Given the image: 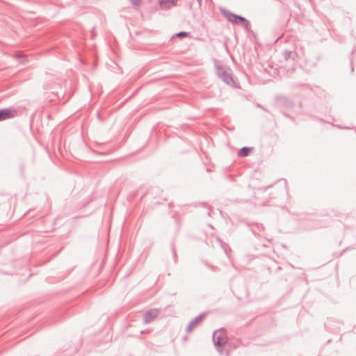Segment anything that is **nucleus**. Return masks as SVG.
I'll use <instances>...</instances> for the list:
<instances>
[{"mask_svg":"<svg viewBox=\"0 0 356 356\" xmlns=\"http://www.w3.org/2000/svg\"><path fill=\"white\" fill-rule=\"evenodd\" d=\"M220 12L229 22L233 24L241 25L248 33L252 32L250 22L245 17L233 13L224 8H220Z\"/></svg>","mask_w":356,"mask_h":356,"instance_id":"nucleus-1","label":"nucleus"},{"mask_svg":"<svg viewBox=\"0 0 356 356\" xmlns=\"http://www.w3.org/2000/svg\"><path fill=\"white\" fill-rule=\"evenodd\" d=\"M215 67L217 76L224 83L235 88H239V86L234 81L233 75L229 68L220 65L217 60H215Z\"/></svg>","mask_w":356,"mask_h":356,"instance_id":"nucleus-2","label":"nucleus"},{"mask_svg":"<svg viewBox=\"0 0 356 356\" xmlns=\"http://www.w3.org/2000/svg\"><path fill=\"white\" fill-rule=\"evenodd\" d=\"M207 314L206 312H203L193 318L186 326V331L191 332L195 327L199 326L205 319Z\"/></svg>","mask_w":356,"mask_h":356,"instance_id":"nucleus-3","label":"nucleus"},{"mask_svg":"<svg viewBox=\"0 0 356 356\" xmlns=\"http://www.w3.org/2000/svg\"><path fill=\"white\" fill-rule=\"evenodd\" d=\"M17 115V111L14 107H8L0 109V121L13 118Z\"/></svg>","mask_w":356,"mask_h":356,"instance_id":"nucleus-4","label":"nucleus"},{"mask_svg":"<svg viewBox=\"0 0 356 356\" xmlns=\"http://www.w3.org/2000/svg\"><path fill=\"white\" fill-rule=\"evenodd\" d=\"M277 99L278 105L285 109H292L295 106V103L293 99L283 95L279 96L277 97Z\"/></svg>","mask_w":356,"mask_h":356,"instance_id":"nucleus-5","label":"nucleus"},{"mask_svg":"<svg viewBox=\"0 0 356 356\" xmlns=\"http://www.w3.org/2000/svg\"><path fill=\"white\" fill-rule=\"evenodd\" d=\"M159 315V309H152L145 312L143 315V323L149 324L152 323Z\"/></svg>","mask_w":356,"mask_h":356,"instance_id":"nucleus-6","label":"nucleus"},{"mask_svg":"<svg viewBox=\"0 0 356 356\" xmlns=\"http://www.w3.org/2000/svg\"><path fill=\"white\" fill-rule=\"evenodd\" d=\"M226 342L225 338L221 333L215 331L213 334V343L216 347L221 348Z\"/></svg>","mask_w":356,"mask_h":356,"instance_id":"nucleus-7","label":"nucleus"},{"mask_svg":"<svg viewBox=\"0 0 356 356\" xmlns=\"http://www.w3.org/2000/svg\"><path fill=\"white\" fill-rule=\"evenodd\" d=\"M282 56L286 60L291 59L294 60L297 56V54L294 51L284 50L282 51Z\"/></svg>","mask_w":356,"mask_h":356,"instance_id":"nucleus-8","label":"nucleus"},{"mask_svg":"<svg viewBox=\"0 0 356 356\" xmlns=\"http://www.w3.org/2000/svg\"><path fill=\"white\" fill-rule=\"evenodd\" d=\"M252 147H243L238 151V156L239 157H246L249 155L251 151H252Z\"/></svg>","mask_w":356,"mask_h":356,"instance_id":"nucleus-9","label":"nucleus"},{"mask_svg":"<svg viewBox=\"0 0 356 356\" xmlns=\"http://www.w3.org/2000/svg\"><path fill=\"white\" fill-rule=\"evenodd\" d=\"M291 88L296 89V88H302L304 90H309L310 89V86L308 83H293L291 85Z\"/></svg>","mask_w":356,"mask_h":356,"instance_id":"nucleus-10","label":"nucleus"},{"mask_svg":"<svg viewBox=\"0 0 356 356\" xmlns=\"http://www.w3.org/2000/svg\"><path fill=\"white\" fill-rule=\"evenodd\" d=\"M264 229V227L262 224H257V229H254V228H252L250 230L252 232V233L255 236H260L261 234V232H262Z\"/></svg>","mask_w":356,"mask_h":356,"instance_id":"nucleus-11","label":"nucleus"},{"mask_svg":"<svg viewBox=\"0 0 356 356\" xmlns=\"http://www.w3.org/2000/svg\"><path fill=\"white\" fill-rule=\"evenodd\" d=\"M177 1V0H159V3L161 7H168L175 5Z\"/></svg>","mask_w":356,"mask_h":356,"instance_id":"nucleus-12","label":"nucleus"},{"mask_svg":"<svg viewBox=\"0 0 356 356\" xmlns=\"http://www.w3.org/2000/svg\"><path fill=\"white\" fill-rule=\"evenodd\" d=\"M171 250H172V252L173 254L174 261H175V263H177V254L176 252L175 243L174 241L171 243Z\"/></svg>","mask_w":356,"mask_h":356,"instance_id":"nucleus-13","label":"nucleus"},{"mask_svg":"<svg viewBox=\"0 0 356 356\" xmlns=\"http://www.w3.org/2000/svg\"><path fill=\"white\" fill-rule=\"evenodd\" d=\"M190 34H191L190 32L180 31L177 33H176L175 36L179 38H184L188 37L190 35Z\"/></svg>","mask_w":356,"mask_h":356,"instance_id":"nucleus-14","label":"nucleus"},{"mask_svg":"<svg viewBox=\"0 0 356 356\" xmlns=\"http://www.w3.org/2000/svg\"><path fill=\"white\" fill-rule=\"evenodd\" d=\"M129 3L134 6H139L141 4V0H129Z\"/></svg>","mask_w":356,"mask_h":356,"instance_id":"nucleus-15","label":"nucleus"},{"mask_svg":"<svg viewBox=\"0 0 356 356\" xmlns=\"http://www.w3.org/2000/svg\"><path fill=\"white\" fill-rule=\"evenodd\" d=\"M216 348L220 355H223L224 353H226V355H228V352L224 349L223 346H221V348H219V347H216Z\"/></svg>","mask_w":356,"mask_h":356,"instance_id":"nucleus-16","label":"nucleus"},{"mask_svg":"<svg viewBox=\"0 0 356 356\" xmlns=\"http://www.w3.org/2000/svg\"><path fill=\"white\" fill-rule=\"evenodd\" d=\"M282 114H283L285 117H286V118H290V119H293V118H292V117H291L289 114H287V113H285V112H282Z\"/></svg>","mask_w":356,"mask_h":356,"instance_id":"nucleus-17","label":"nucleus"},{"mask_svg":"<svg viewBox=\"0 0 356 356\" xmlns=\"http://www.w3.org/2000/svg\"><path fill=\"white\" fill-rule=\"evenodd\" d=\"M147 332H149V330H142L140 331V335Z\"/></svg>","mask_w":356,"mask_h":356,"instance_id":"nucleus-18","label":"nucleus"},{"mask_svg":"<svg viewBox=\"0 0 356 356\" xmlns=\"http://www.w3.org/2000/svg\"><path fill=\"white\" fill-rule=\"evenodd\" d=\"M350 63H351V71L353 72V59L351 58L350 59Z\"/></svg>","mask_w":356,"mask_h":356,"instance_id":"nucleus-19","label":"nucleus"},{"mask_svg":"<svg viewBox=\"0 0 356 356\" xmlns=\"http://www.w3.org/2000/svg\"><path fill=\"white\" fill-rule=\"evenodd\" d=\"M208 209H209V211H207V215L208 216H210V213H211V209L209 208V207L208 206Z\"/></svg>","mask_w":356,"mask_h":356,"instance_id":"nucleus-20","label":"nucleus"},{"mask_svg":"<svg viewBox=\"0 0 356 356\" xmlns=\"http://www.w3.org/2000/svg\"><path fill=\"white\" fill-rule=\"evenodd\" d=\"M93 30H95V28H93ZM94 35H95V32H94V31H92V38H93Z\"/></svg>","mask_w":356,"mask_h":356,"instance_id":"nucleus-21","label":"nucleus"},{"mask_svg":"<svg viewBox=\"0 0 356 356\" xmlns=\"http://www.w3.org/2000/svg\"><path fill=\"white\" fill-rule=\"evenodd\" d=\"M344 129H350V127H344Z\"/></svg>","mask_w":356,"mask_h":356,"instance_id":"nucleus-22","label":"nucleus"},{"mask_svg":"<svg viewBox=\"0 0 356 356\" xmlns=\"http://www.w3.org/2000/svg\"><path fill=\"white\" fill-rule=\"evenodd\" d=\"M330 342H331V339H329V340L327 341V343H330Z\"/></svg>","mask_w":356,"mask_h":356,"instance_id":"nucleus-23","label":"nucleus"}]
</instances>
